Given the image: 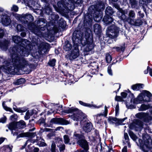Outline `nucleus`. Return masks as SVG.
I'll use <instances>...</instances> for the list:
<instances>
[{
  "label": "nucleus",
  "mask_w": 152,
  "mask_h": 152,
  "mask_svg": "<svg viewBox=\"0 0 152 152\" xmlns=\"http://www.w3.org/2000/svg\"><path fill=\"white\" fill-rule=\"evenodd\" d=\"M105 7L104 3L99 1L96 5L90 6L86 13H84L83 22L78 24L73 33L72 38L74 48L67 55L68 59L73 61L78 57L80 54L79 45L86 46L83 49L84 53L90 52L94 49V44L89 27L92 26L93 19L97 22L102 19Z\"/></svg>",
  "instance_id": "nucleus-1"
},
{
  "label": "nucleus",
  "mask_w": 152,
  "mask_h": 152,
  "mask_svg": "<svg viewBox=\"0 0 152 152\" xmlns=\"http://www.w3.org/2000/svg\"><path fill=\"white\" fill-rule=\"evenodd\" d=\"M12 41L16 45L10 48L9 52L11 55V58L13 63L12 66L7 67L9 72L11 70H19L25 67L28 64V61L22 56H27L31 50L32 44L27 39L22 38L18 36L12 37Z\"/></svg>",
  "instance_id": "nucleus-2"
},
{
  "label": "nucleus",
  "mask_w": 152,
  "mask_h": 152,
  "mask_svg": "<svg viewBox=\"0 0 152 152\" xmlns=\"http://www.w3.org/2000/svg\"><path fill=\"white\" fill-rule=\"evenodd\" d=\"M37 25L42 28V31L47 30L49 35H53L57 33L59 31L58 27L53 22L47 23L46 20L44 18L39 19L37 22Z\"/></svg>",
  "instance_id": "nucleus-3"
},
{
  "label": "nucleus",
  "mask_w": 152,
  "mask_h": 152,
  "mask_svg": "<svg viewBox=\"0 0 152 152\" xmlns=\"http://www.w3.org/2000/svg\"><path fill=\"white\" fill-rule=\"evenodd\" d=\"M62 114L73 113L70 116L71 118L74 121H82L85 118L84 114L80 110L74 107H68L66 109L62 111Z\"/></svg>",
  "instance_id": "nucleus-4"
},
{
  "label": "nucleus",
  "mask_w": 152,
  "mask_h": 152,
  "mask_svg": "<svg viewBox=\"0 0 152 152\" xmlns=\"http://www.w3.org/2000/svg\"><path fill=\"white\" fill-rule=\"evenodd\" d=\"M118 17L121 20L125 21H133L135 17V14L133 11L131 10L129 12L127 9L123 10L120 9L119 12L118 13Z\"/></svg>",
  "instance_id": "nucleus-5"
},
{
  "label": "nucleus",
  "mask_w": 152,
  "mask_h": 152,
  "mask_svg": "<svg viewBox=\"0 0 152 152\" xmlns=\"http://www.w3.org/2000/svg\"><path fill=\"white\" fill-rule=\"evenodd\" d=\"M105 12V15L102 19V21L104 24L107 26L113 21V15L114 11L112 7L108 6L106 8Z\"/></svg>",
  "instance_id": "nucleus-6"
},
{
  "label": "nucleus",
  "mask_w": 152,
  "mask_h": 152,
  "mask_svg": "<svg viewBox=\"0 0 152 152\" xmlns=\"http://www.w3.org/2000/svg\"><path fill=\"white\" fill-rule=\"evenodd\" d=\"M119 32V28L115 25L108 26L106 30L107 37L111 39H114L117 37Z\"/></svg>",
  "instance_id": "nucleus-7"
},
{
  "label": "nucleus",
  "mask_w": 152,
  "mask_h": 152,
  "mask_svg": "<svg viewBox=\"0 0 152 152\" xmlns=\"http://www.w3.org/2000/svg\"><path fill=\"white\" fill-rule=\"evenodd\" d=\"M69 5V3L64 1H58L57 3L58 7L56 11L63 16L66 15L69 10L68 6Z\"/></svg>",
  "instance_id": "nucleus-8"
},
{
  "label": "nucleus",
  "mask_w": 152,
  "mask_h": 152,
  "mask_svg": "<svg viewBox=\"0 0 152 152\" xmlns=\"http://www.w3.org/2000/svg\"><path fill=\"white\" fill-rule=\"evenodd\" d=\"M17 17L19 20L25 26H26V24L32 22L34 20V18L32 15L28 13L18 14Z\"/></svg>",
  "instance_id": "nucleus-9"
},
{
  "label": "nucleus",
  "mask_w": 152,
  "mask_h": 152,
  "mask_svg": "<svg viewBox=\"0 0 152 152\" xmlns=\"http://www.w3.org/2000/svg\"><path fill=\"white\" fill-rule=\"evenodd\" d=\"M143 140L140 139H139L138 141L140 144V147L142 151H144L145 149V146L147 147L150 145V141H152V140L150 136L148 134L144 135L142 136Z\"/></svg>",
  "instance_id": "nucleus-10"
},
{
  "label": "nucleus",
  "mask_w": 152,
  "mask_h": 152,
  "mask_svg": "<svg viewBox=\"0 0 152 152\" xmlns=\"http://www.w3.org/2000/svg\"><path fill=\"white\" fill-rule=\"evenodd\" d=\"M136 116L137 118L142 120L145 122L148 123L152 120V116L149 115L148 113H139L136 114Z\"/></svg>",
  "instance_id": "nucleus-11"
},
{
  "label": "nucleus",
  "mask_w": 152,
  "mask_h": 152,
  "mask_svg": "<svg viewBox=\"0 0 152 152\" xmlns=\"http://www.w3.org/2000/svg\"><path fill=\"white\" fill-rule=\"evenodd\" d=\"M50 125L52 126L53 124L61 125H67L69 124V121L62 118H53L50 121Z\"/></svg>",
  "instance_id": "nucleus-12"
},
{
  "label": "nucleus",
  "mask_w": 152,
  "mask_h": 152,
  "mask_svg": "<svg viewBox=\"0 0 152 152\" xmlns=\"http://www.w3.org/2000/svg\"><path fill=\"white\" fill-rule=\"evenodd\" d=\"M77 143L80 147L83 149L82 150L88 151L89 149L88 142L86 140L85 137L83 139L77 141Z\"/></svg>",
  "instance_id": "nucleus-13"
},
{
  "label": "nucleus",
  "mask_w": 152,
  "mask_h": 152,
  "mask_svg": "<svg viewBox=\"0 0 152 152\" xmlns=\"http://www.w3.org/2000/svg\"><path fill=\"white\" fill-rule=\"evenodd\" d=\"M94 31L96 37H98L99 39H102V27L100 25L98 24H95L94 25Z\"/></svg>",
  "instance_id": "nucleus-14"
},
{
  "label": "nucleus",
  "mask_w": 152,
  "mask_h": 152,
  "mask_svg": "<svg viewBox=\"0 0 152 152\" xmlns=\"http://www.w3.org/2000/svg\"><path fill=\"white\" fill-rule=\"evenodd\" d=\"M49 45L47 43H41L38 47V53L39 54H43L45 53L48 51Z\"/></svg>",
  "instance_id": "nucleus-15"
},
{
  "label": "nucleus",
  "mask_w": 152,
  "mask_h": 152,
  "mask_svg": "<svg viewBox=\"0 0 152 152\" xmlns=\"http://www.w3.org/2000/svg\"><path fill=\"white\" fill-rule=\"evenodd\" d=\"M142 93L143 95L144 98L147 97V98L145 99V102H150L151 100V97H152V94L149 91L146 90H143Z\"/></svg>",
  "instance_id": "nucleus-16"
},
{
  "label": "nucleus",
  "mask_w": 152,
  "mask_h": 152,
  "mask_svg": "<svg viewBox=\"0 0 152 152\" xmlns=\"http://www.w3.org/2000/svg\"><path fill=\"white\" fill-rule=\"evenodd\" d=\"M80 133H79L78 132L75 131L73 135V138L74 140H76L77 142L84 138L85 137L83 133H82L81 131H80Z\"/></svg>",
  "instance_id": "nucleus-17"
},
{
  "label": "nucleus",
  "mask_w": 152,
  "mask_h": 152,
  "mask_svg": "<svg viewBox=\"0 0 152 152\" xmlns=\"http://www.w3.org/2000/svg\"><path fill=\"white\" fill-rule=\"evenodd\" d=\"M10 43V40L6 39L3 40H0V48L2 49L7 50Z\"/></svg>",
  "instance_id": "nucleus-18"
},
{
  "label": "nucleus",
  "mask_w": 152,
  "mask_h": 152,
  "mask_svg": "<svg viewBox=\"0 0 152 152\" xmlns=\"http://www.w3.org/2000/svg\"><path fill=\"white\" fill-rule=\"evenodd\" d=\"M73 47V46L71 44L70 42L66 40L65 42L63 48L65 51H68L71 50Z\"/></svg>",
  "instance_id": "nucleus-19"
},
{
  "label": "nucleus",
  "mask_w": 152,
  "mask_h": 152,
  "mask_svg": "<svg viewBox=\"0 0 152 152\" xmlns=\"http://www.w3.org/2000/svg\"><path fill=\"white\" fill-rule=\"evenodd\" d=\"M93 125L91 122H87L85 124L83 127V129L84 131L87 133H88L91 131L92 129Z\"/></svg>",
  "instance_id": "nucleus-20"
},
{
  "label": "nucleus",
  "mask_w": 152,
  "mask_h": 152,
  "mask_svg": "<svg viewBox=\"0 0 152 152\" xmlns=\"http://www.w3.org/2000/svg\"><path fill=\"white\" fill-rule=\"evenodd\" d=\"M15 121H12L10 122L8 124H7L6 126L8 129L11 131V133H13V130L17 131V127Z\"/></svg>",
  "instance_id": "nucleus-21"
},
{
  "label": "nucleus",
  "mask_w": 152,
  "mask_h": 152,
  "mask_svg": "<svg viewBox=\"0 0 152 152\" xmlns=\"http://www.w3.org/2000/svg\"><path fill=\"white\" fill-rule=\"evenodd\" d=\"M107 120L109 122H111L113 124L115 123L116 126L121 125L120 122V120L116 118L109 116Z\"/></svg>",
  "instance_id": "nucleus-22"
},
{
  "label": "nucleus",
  "mask_w": 152,
  "mask_h": 152,
  "mask_svg": "<svg viewBox=\"0 0 152 152\" xmlns=\"http://www.w3.org/2000/svg\"><path fill=\"white\" fill-rule=\"evenodd\" d=\"M144 85L142 83H136L132 85L131 86V88L134 91H139L141 89H142Z\"/></svg>",
  "instance_id": "nucleus-23"
},
{
  "label": "nucleus",
  "mask_w": 152,
  "mask_h": 152,
  "mask_svg": "<svg viewBox=\"0 0 152 152\" xmlns=\"http://www.w3.org/2000/svg\"><path fill=\"white\" fill-rule=\"evenodd\" d=\"M11 19L7 15L1 18L2 23L5 26H7L10 25L11 22Z\"/></svg>",
  "instance_id": "nucleus-24"
},
{
  "label": "nucleus",
  "mask_w": 152,
  "mask_h": 152,
  "mask_svg": "<svg viewBox=\"0 0 152 152\" xmlns=\"http://www.w3.org/2000/svg\"><path fill=\"white\" fill-rule=\"evenodd\" d=\"M17 129L24 128L26 127L25 122L23 120H21L18 122H16Z\"/></svg>",
  "instance_id": "nucleus-25"
},
{
  "label": "nucleus",
  "mask_w": 152,
  "mask_h": 152,
  "mask_svg": "<svg viewBox=\"0 0 152 152\" xmlns=\"http://www.w3.org/2000/svg\"><path fill=\"white\" fill-rule=\"evenodd\" d=\"M43 10L44 13L45 14L49 15H51L50 13L52 14V9L49 5L45 6Z\"/></svg>",
  "instance_id": "nucleus-26"
},
{
  "label": "nucleus",
  "mask_w": 152,
  "mask_h": 152,
  "mask_svg": "<svg viewBox=\"0 0 152 152\" xmlns=\"http://www.w3.org/2000/svg\"><path fill=\"white\" fill-rule=\"evenodd\" d=\"M58 23L59 27H61L62 28H65L66 25V23L63 18H60L58 21Z\"/></svg>",
  "instance_id": "nucleus-27"
},
{
  "label": "nucleus",
  "mask_w": 152,
  "mask_h": 152,
  "mask_svg": "<svg viewBox=\"0 0 152 152\" xmlns=\"http://www.w3.org/2000/svg\"><path fill=\"white\" fill-rule=\"evenodd\" d=\"M42 28L37 25L32 31V32L36 35H38L41 32V31H42Z\"/></svg>",
  "instance_id": "nucleus-28"
},
{
  "label": "nucleus",
  "mask_w": 152,
  "mask_h": 152,
  "mask_svg": "<svg viewBox=\"0 0 152 152\" xmlns=\"http://www.w3.org/2000/svg\"><path fill=\"white\" fill-rule=\"evenodd\" d=\"M151 107V104H149L147 105L145 104H142L141 105L139 110L140 111H143L146 110Z\"/></svg>",
  "instance_id": "nucleus-29"
},
{
  "label": "nucleus",
  "mask_w": 152,
  "mask_h": 152,
  "mask_svg": "<svg viewBox=\"0 0 152 152\" xmlns=\"http://www.w3.org/2000/svg\"><path fill=\"white\" fill-rule=\"evenodd\" d=\"M152 0H140L139 3L140 5L142 6L143 7L146 6L148 3L151 2Z\"/></svg>",
  "instance_id": "nucleus-30"
},
{
  "label": "nucleus",
  "mask_w": 152,
  "mask_h": 152,
  "mask_svg": "<svg viewBox=\"0 0 152 152\" xmlns=\"http://www.w3.org/2000/svg\"><path fill=\"white\" fill-rule=\"evenodd\" d=\"M133 21L134 23V25L136 26H140L142 25L143 23V20L139 19L138 17L137 19L134 20Z\"/></svg>",
  "instance_id": "nucleus-31"
},
{
  "label": "nucleus",
  "mask_w": 152,
  "mask_h": 152,
  "mask_svg": "<svg viewBox=\"0 0 152 152\" xmlns=\"http://www.w3.org/2000/svg\"><path fill=\"white\" fill-rule=\"evenodd\" d=\"M26 81L25 78H21L17 80L16 81L14 82V84L16 85H18L24 83Z\"/></svg>",
  "instance_id": "nucleus-32"
},
{
  "label": "nucleus",
  "mask_w": 152,
  "mask_h": 152,
  "mask_svg": "<svg viewBox=\"0 0 152 152\" xmlns=\"http://www.w3.org/2000/svg\"><path fill=\"white\" fill-rule=\"evenodd\" d=\"M36 21L35 22H31L26 24V26H27L28 29L32 31L34 29L37 24L36 23Z\"/></svg>",
  "instance_id": "nucleus-33"
},
{
  "label": "nucleus",
  "mask_w": 152,
  "mask_h": 152,
  "mask_svg": "<svg viewBox=\"0 0 152 152\" xmlns=\"http://www.w3.org/2000/svg\"><path fill=\"white\" fill-rule=\"evenodd\" d=\"M50 17L51 20L53 21L54 23H55L56 21H57V22H58V21L59 18V16L58 15L51 14Z\"/></svg>",
  "instance_id": "nucleus-34"
},
{
  "label": "nucleus",
  "mask_w": 152,
  "mask_h": 152,
  "mask_svg": "<svg viewBox=\"0 0 152 152\" xmlns=\"http://www.w3.org/2000/svg\"><path fill=\"white\" fill-rule=\"evenodd\" d=\"M56 62V60L55 58H53L49 60L48 64L49 66L53 67L55 66Z\"/></svg>",
  "instance_id": "nucleus-35"
},
{
  "label": "nucleus",
  "mask_w": 152,
  "mask_h": 152,
  "mask_svg": "<svg viewBox=\"0 0 152 152\" xmlns=\"http://www.w3.org/2000/svg\"><path fill=\"white\" fill-rule=\"evenodd\" d=\"M100 114V113L96 115V121L98 124L102 125V124H103V121L101 118V116L102 115Z\"/></svg>",
  "instance_id": "nucleus-36"
},
{
  "label": "nucleus",
  "mask_w": 152,
  "mask_h": 152,
  "mask_svg": "<svg viewBox=\"0 0 152 152\" xmlns=\"http://www.w3.org/2000/svg\"><path fill=\"white\" fill-rule=\"evenodd\" d=\"M112 59V57L108 53H107L106 54L105 59L107 63L109 64L110 63Z\"/></svg>",
  "instance_id": "nucleus-37"
},
{
  "label": "nucleus",
  "mask_w": 152,
  "mask_h": 152,
  "mask_svg": "<svg viewBox=\"0 0 152 152\" xmlns=\"http://www.w3.org/2000/svg\"><path fill=\"white\" fill-rule=\"evenodd\" d=\"M70 2L73 4H77L79 5L83 2V0H68Z\"/></svg>",
  "instance_id": "nucleus-38"
},
{
  "label": "nucleus",
  "mask_w": 152,
  "mask_h": 152,
  "mask_svg": "<svg viewBox=\"0 0 152 152\" xmlns=\"http://www.w3.org/2000/svg\"><path fill=\"white\" fill-rule=\"evenodd\" d=\"M18 31L21 32L25 31V28L21 24H18L16 27Z\"/></svg>",
  "instance_id": "nucleus-39"
},
{
  "label": "nucleus",
  "mask_w": 152,
  "mask_h": 152,
  "mask_svg": "<svg viewBox=\"0 0 152 152\" xmlns=\"http://www.w3.org/2000/svg\"><path fill=\"white\" fill-rule=\"evenodd\" d=\"M125 45L124 44L123 45L121 46L120 47H116L115 48L116 50L118 52L122 51L123 53L125 50Z\"/></svg>",
  "instance_id": "nucleus-40"
},
{
  "label": "nucleus",
  "mask_w": 152,
  "mask_h": 152,
  "mask_svg": "<svg viewBox=\"0 0 152 152\" xmlns=\"http://www.w3.org/2000/svg\"><path fill=\"white\" fill-rule=\"evenodd\" d=\"M129 3L132 8H135L137 6V0H129Z\"/></svg>",
  "instance_id": "nucleus-41"
},
{
  "label": "nucleus",
  "mask_w": 152,
  "mask_h": 152,
  "mask_svg": "<svg viewBox=\"0 0 152 152\" xmlns=\"http://www.w3.org/2000/svg\"><path fill=\"white\" fill-rule=\"evenodd\" d=\"M129 135L130 137L134 140H135L137 138L136 136L134 134L133 132L129 130L128 132Z\"/></svg>",
  "instance_id": "nucleus-42"
},
{
  "label": "nucleus",
  "mask_w": 152,
  "mask_h": 152,
  "mask_svg": "<svg viewBox=\"0 0 152 152\" xmlns=\"http://www.w3.org/2000/svg\"><path fill=\"white\" fill-rule=\"evenodd\" d=\"M55 142L57 145H61L63 143V140L62 138H60L59 137H56L55 138Z\"/></svg>",
  "instance_id": "nucleus-43"
},
{
  "label": "nucleus",
  "mask_w": 152,
  "mask_h": 152,
  "mask_svg": "<svg viewBox=\"0 0 152 152\" xmlns=\"http://www.w3.org/2000/svg\"><path fill=\"white\" fill-rule=\"evenodd\" d=\"M26 137H29L30 138H33L36 135V133L35 132H26Z\"/></svg>",
  "instance_id": "nucleus-44"
},
{
  "label": "nucleus",
  "mask_w": 152,
  "mask_h": 152,
  "mask_svg": "<svg viewBox=\"0 0 152 152\" xmlns=\"http://www.w3.org/2000/svg\"><path fill=\"white\" fill-rule=\"evenodd\" d=\"M57 146L59 148L60 152H63L64 151L65 148V145L64 144L57 145Z\"/></svg>",
  "instance_id": "nucleus-45"
},
{
  "label": "nucleus",
  "mask_w": 152,
  "mask_h": 152,
  "mask_svg": "<svg viewBox=\"0 0 152 152\" xmlns=\"http://www.w3.org/2000/svg\"><path fill=\"white\" fill-rule=\"evenodd\" d=\"M115 64V63H112V64H110L108 67L107 68V72L109 75L111 76H112L113 75L112 70L111 69V67L112 65Z\"/></svg>",
  "instance_id": "nucleus-46"
},
{
  "label": "nucleus",
  "mask_w": 152,
  "mask_h": 152,
  "mask_svg": "<svg viewBox=\"0 0 152 152\" xmlns=\"http://www.w3.org/2000/svg\"><path fill=\"white\" fill-rule=\"evenodd\" d=\"M18 116L16 114H14L11 115L10 118V120L12 121H15L17 120Z\"/></svg>",
  "instance_id": "nucleus-47"
},
{
  "label": "nucleus",
  "mask_w": 152,
  "mask_h": 152,
  "mask_svg": "<svg viewBox=\"0 0 152 152\" xmlns=\"http://www.w3.org/2000/svg\"><path fill=\"white\" fill-rule=\"evenodd\" d=\"M64 139L65 144H68L70 141V139L67 135H64Z\"/></svg>",
  "instance_id": "nucleus-48"
},
{
  "label": "nucleus",
  "mask_w": 152,
  "mask_h": 152,
  "mask_svg": "<svg viewBox=\"0 0 152 152\" xmlns=\"http://www.w3.org/2000/svg\"><path fill=\"white\" fill-rule=\"evenodd\" d=\"M86 107H88L91 108H99L100 107V106H97L95 104H93L89 103H86Z\"/></svg>",
  "instance_id": "nucleus-49"
},
{
  "label": "nucleus",
  "mask_w": 152,
  "mask_h": 152,
  "mask_svg": "<svg viewBox=\"0 0 152 152\" xmlns=\"http://www.w3.org/2000/svg\"><path fill=\"white\" fill-rule=\"evenodd\" d=\"M56 145L55 142L53 141L51 145V152H56Z\"/></svg>",
  "instance_id": "nucleus-50"
},
{
  "label": "nucleus",
  "mask_w": 152,
  "mask_h": 152,
  "mask_svg": "<svg viewBox=\"0 0 152 152\" xmlns=\"http://www.w3.org/2000/svg\"><path fill=\"white\" fill-rule=\"evenodd\" d=\"M135 124L141 127H142L143 126V122L139 120H136L135 121Z\"/></svg>",
  "instance_id": "nucleus-51"
},
{
  "label": "nucleus",
  "mask_w": 152,
  "mask_h": 152,
  "mask_svg": "<svg viewBox=\"0 0 152 152\" xmlns=\"http://www.w3.org/2000/svg\"><path fill=\"white\" fill-rule=\"evenodd\" d=\"M38 65L37 63H36L35 64H30L29 65V68L32 69H36Z\"/></svg>",
  "instance_id": "nucleus-52"
},
{
  "label": "nucleus",
  "mask_w": 152,
  "mask_h": 152,
  "mask_svg": "<svg viewBox=\"0 0 152 152\" xmlns=\"http://www.w3.org/2000/svg\"><path fill=\"white\" fill-rule=\"evenodd\" d=\"M137 98L139 99V100H140V101L142 103V101L145 102L144 97L142 92L139 94Z\"/></svg>",
  "instance_id": "nucleus-53"
},
{
  "label": "nucleus",
  "mask_w": 152,
  "mask_h": 152,
  "mask_svg": "<svg viewBox=\"0 0 152 152\" xmlns=\"http://www.w3.org/2000/svg\"><path fill=\"white\" fill-rule=\"evenodd\" d=\"M53 129L50 128H45L44 129L41 128L39 131V133H42L44 132H48L53 131Z\"/></svg>",
  "instance_id": "nucleus-54"
},
{
  "label": "nucleus",
  "mask_w": 152,
  "mask_h": 152,
  "mask_svg": "<svg viewBox=\"0 0 152 152\" xmlns=\"http://www.w3.org/2000/svg\"><path fill=\"white\" fill-rule=\"evenodd\" d=\"M115 100L117 102H122L124 101L122 97L120 96L116 95L115 98Z\"/></svg>",
  "instance_id": "nucleus-55"
},
{
  "label": "nucleus",
  "mask_w": 152,
  "mask_h": 152,
  "mask_svg": "<svg viewBox=\"0 0 152 152\" xmlns=\"http://www.w3.org/2000/svg\"><path fill=\"white\" fill-rule=\"evenodd\" d=\"M27 137L26 132L22 133L19 134H18L16 137V139H18L20 137Z\"/></svg>",
  "instance_id": "nucleus-56"
},
{
  "label": "nucleus",
  "mask_w": 152,
  "mask_h": 152,
  "mask_svg": "<svg viewBox=\"0 0 152 152\" xmlns=\"http://www.w3.org/2000/svg\"><path fill=\"white\" fill-rule=\"evenodd\" d=\"M127 103L128 102H127L126 101L125 102V104H126V107L128 109H133V108H135L136 107L135 105H133L132 104H130L129 105H128V104H127Z\"/></svg>",
  "instance_id": "nucleus-57"
},
{
  "label": "nucleus",
  "mask_w": 152,
  "mask_h": 152,
  "mask_svg": "<svg viewBox=\"0 0 152 152\" xmlns=\"http://www.w3.org/2000/svg\"><path fill=\"white\" fill-rule=\"evenodd\" d=\"M104 113H101L100 115H102V116H104V117H106L108 113V110L106 106L104 107Z\"/></svg>",
  "instance_id": "nucleus-58"
},
{
  "label": "nucleus",
  "mask_w": 152,
  "mask_h": 152,
  "mask_svg": "<svg viewBox=\"0 0 152 152\" xmlns=\"http://www.w3.org/2000/svg\"><path fill=\"white\" fill-rule=\"evenodd\" d=\"M31 115L30 114V113L28 111L26 113V115L24 116V118L25 120H28L30 118L31 116Z\"/></svg>",
  "instance_id": "nucleus-59"
},
{
  "label": "nucleus",
  "mask_w": 152,
  "mask_h": 152,
  "mask_svg": "<svg viewBox=\"0 0 152 152\" xmlns=\"http://www.w3.org/2000/svg\"><path fill=\"white\" fill-rule=\"evenodd\" d=\"M5 32L3 29H0V39L3 38L5 35Z\"/></svg>",
  "instance_id": "nucleus-60"
},
{
  "label": "nucleus",
  "mask_w": 152,
  "mask_h": 152,
  "mask_svg": "<svg viewBox=\"0 0 152 152\" xmlns=\"http://www.w3.org/2000/svg\"><path fill=\"white\" fill-rule=\"evenodd\" d=\"M3 107L4 109L6 111H9L12 113H14V112L12 110V109L10 107H8L6 105L5 106H4Z\"/></svg>",
  "instance_id": "nucleus-61"
},
{
  "label": "nucleus",
  "mask_w": 152,
  "mask_h": 152,
  "mask_svg": "<svg viewBox=\"0 0 152 152\" xmlns=\"http://www.w3.org/2000/svg\"><path fill=\"white\" fill-rule=\"evenodd\" d=\"M3 107L4 109L6 111H9L12 113H14V112L12 110V109L10 107H8L6 105L5 106H4Z\"/></svg>",
  "instance_id": "nucleus-62"
},
{
  "label": "nucleus",
  "mask_w": 152,
  "mask_h": 152,
  "mask_svg": "<svg viewBox=\"0 0 152 152\" xmlns=\"http://www.w3.org/2000/svg\"><path fill=\"white\" fill-rule=\"evenodd\" d=\"M133 103L134 104H136L142 103L140 101V100H139L137 97L134 99Z\"/></svg>",
  "instance_id": "nucleus-63"
},
{
  "label": "nucleus",
  "mask_w": 152,
  "mask_h": 152,
  "mask_svg": "<svg viewBox=\"0 0 152 152\" xmlns=\"http://www.w3.org/2000/svg\"><path fill=\"white\" fill-rule=\"evenodd\" d=\"M18 9L19 8L17 6L15 5H13L12 8V10L15 12H17L18 10Z\"/></svg>",
  "instance_id": "nucleus-64"
}]
</instances>
